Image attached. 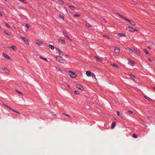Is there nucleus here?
<instances>
[{"label":"nucleus","mask_w":155,"mask_h":155,"mask_svg":"<svg viewBox=\"0 0 155 155\" xmlns=\"http://www.w3.org/2000/svg\"><path fill=\"white\" fill-rule=\"evenodd\" d=\"M56 60L61 63L64 64L65 62V60L63 59L61 57L57 56L56 57Z\"/></svg>","instance_id":"obj_1"},{"label":"nucleus","mask_w":155,"mask_h":155,"mask_svg":"<svg viewBox=\"0 0 155 155\" xmlns=\"http://www.w3.org/2000/svg\"><path fill=\"white\" fill-rule=\"evenodd\" d=\"M126 30L131 32H134L135 31H137L138 30L135 28H133L128 26L126 28Z\"/></svg>","instance_id":"obj_2"},{"label":"nucleus","mask_w":155,"mask_h":155,"mask_svg":"<svg viewBox=\"0 0 155 155\" xmlns=\"http://www.w3.org/2000/svg\"><path fill=\"white\" fill-rule=\"evenodd\" d=\"M68 74L70 77L72 78H75L76 76V74L75 73H74L71 71H69L68 72Z\"/></svg>","instance_id":"obj_3"},{"label":"nucleus","mask_w":155,"mask_h":155,"mask_svg":"<svg viewBox=\"0 0 155 155\" xmlns=\"http://www.w3.org/2000/svg\"><path fill=\"white\" fill-rule=\"evenodd\" d=\"M3 105L4 106H5L6 107L8 108L9 109H10V110H12L14 111V112H16V113H17L18 114H20L19 112L17 111L16 110H15L12 109V108H11V107H10L9 106H8V105L5 104H3Z\"/></svg>","instance_id":"obj_4"},{"label":"nucleus","mask_w":155,"mask_h":155,"mask_svg":"<svg viewBox=\"0 0 155 155\" xmlns=\"http://www.w3.org/2000/svg\"><path fill=\"white\" fill-rule=\"evenodd\" d=\"M126 50L128 54H132L133 53V51L132 49L129 48H127Z\"/></svg>","instance_id":"obj_5"},{"label":"nucleus","mask_w":155,"mask_h":155,"mask_svg":"<svg viewBox=\"0 0 155 155\" xmlns=\"http://www.w3.org/2000/svg\"><path fill=\"white\" fill-rule=\"evenodd\" d=\"M114 51V52L117 54H118L120 52V49L119 48H115Z\"/></svg>","instance_id":"obj_6"},{"label":"nucleus","mask_w":155,"mask_h":155,"mask_svg":"<svg viewBox=\"0 0 155 155\" xmlns=\"http://www.w3.org/2000/svg\"><path fill=\"white\" fill-rule=\"evenodd\" d=\"M134 50L135 53L137 56H140V52L139 50L136 49H134Z\"/></svg>","instance_id":"obj_7"},{"label":"nucleus","mask_w":155,"mask_h":155,"mask_svg":"<svg viewBox=\"0 0 155 155\" xmlns=\"http://www.w3.org/2000/svg\"><path fill=\"white\" fill-rule=\"evenodd\" d=\"M86 74L87 77H89L91 76L92 73L90 71H86Z\"/></svg>","instance_id":"obj_8"},{"label":"nucleus","mask_w":155,"mask_h":155,"mask_svg":"<svg viewBox=\"0 0 155 155\" xmlns=\"http://www.w3.org/2000/svg\"><path fill=\"white\" fill-rule=\"evenodd\" d=\"M128 22L132 25L135 26V25H136V23L134 21L131 20L130 19L129 20Z\"/></svg>","instance_id":"obj_9"},{"label":"nucleus","mask_w":155,"mask_h":155,"mask_svg":"<svg viewBox=\"0 0 155 155\" xmlns=\"http://www.w3.org/2000/svg\"><path fill=\"white\" fill-rule=\"evenodd\" d=\"M2 56L4 58H5L7 59H10V57H9V56H8V55H7L6 54L4 53H2Z\"/></svg>","instance_id":"obj_10"},{"label":"nucleus","mask_w":155,"mask_h":155,"mask_svg":"<svg viewBox=\"0 0 155 155\" xmlns=\"http://www.w3.org/2000/svg\"><path fill=\"white\" fill-rule=\"evenodd\" d=\"M128 64L131 66H133L134 64V62L130 60H129L128 61Z\"/></svg>","instance_id":"obj_11"},{"label":"nucleus","mask_w":155,"mask_h":155,"mask_svg":"<svg viewBox=\"0 0 155 155\" xmlns=\"http://www.w3.org/2000/svg\"><path fill=\"white\" fill-rule=\"evenodd\" d=\"M56 49V50L59 52V54L61 56H63V54L61 52V51L60 50V49L59 48H55Z\"/></svg>","instance_id":"obj_12"},{"label":"nucleus","mask_w":155,"mask_h":155,"mask_svg":"<svg viewBox=\"0 0 155 155\" xmlns=\"http://www.w3.org/2000/svg\"><path fill=\"white\" fill-rule=\"evenodd\" d=\"M21 38L23 40V41L26 44L28 43V41L25 38L21 37Z\"/></svg>","instance_id":"obj_13"},{"label":"nucleus","mask_w":155,"mask_h":155,"mask_svg":"<svg viewBox=\"0 0 155 155\" xmlns=\"http://www.w3.org/2000/svg\"><path fill=\"white\" fill-rule=\"evenodd\" d=\"M35 43L39 45H42L43 44V43L42 41H37Z\"/></svg>","instance_id":"obj_14"},{"label":"nucleus","mask_w":155,"mask_h":155,"mask_svg":"<svg viewBox=\"0 0 155 155\" xmlns=\"http://www.w3.org/2000/svg\"><path fill=\"white\" fill-rule=\"evenodd\" d=\"M57 70L59 71H60L63 74L64 73L63 71L61 70V69H60L59 67H54Z\"/></svg>","instance_id":"obj_15"},{"label":"nucleus","mask_w":155,"mask_h":155,"mask_svg":"<svg viewBox=\"0 0 155 155\" xmlns=\"http://www.w3.org/2000/svg\"><path fill=\"white\" fill-rule=\"evenodd\" d=\"M9 48H12L13 50L15 51L17 50L16 47L14 45H12L11 46H9Z\"/></svg>","instance_id":"obj_16"},{"label":"nucleus","mask_w":155,"mask_h":155,"mask_svg":"<svg viewBox=\"0 0 155 155\" xmlns=\"http://www.w3.org/2000/svg\"><path fill=\"white\" fill-rule=\"evenodd\" d=\"M58 41L61 44H64L65 43V41L64 39H59L58 40Z\"/></svg>","instance_id":"obj_17"},{"label":"nucleus","mask_w":155,"mask_h":155,"mask_svg":"<svg viewBox=\"0 0 155 155\" xmlns=\"http://www.w3.org/2000/svg\"><path fill=\"white\" fill-rule=\"evenodd\" d=\"M4 32L5 34H6L7 35H11V33L8 31H7L4 30Z\"/></svg>","instance_id":"obj_18"},{"label":"nucleus","mask_w":155,"mask_h":155,"mask_svg":"<svg viewBox=\"0 0 155 155\" xmlns=\"http://www.w3.org/2000/svg\"><path fill=\"white\" fill-rule=\"evenodd\" d=\"M128 75L130 76V77L133 80L135 81V80L136 79V78L133 74H128Z\"/></svg>","instance_id":"obj_19"},{"label":"nucleus","mask_w":155,"mask_h":155,"mask_svg":"<svg viewBox=\"0 0 155 155\" xmlns=\"http://www.w3.org/2000/svg\"><path fill=\"white\" fill-rule=\"evenodd\" d=\"M77 87L79 89H81V90H83L84 89L83 87L81 86L80 84H78L77 86Z\"/></svg>","instance_id":"obj_20"},{"label":"nucleus","mask_w":155,"mask_h":155,"mask_svg":"<svg viewBox=\"0 0 155 155\" xmlns=\"http://www.w3.org/2000/svg\"><path fill=\"white\" fill-rule=\"evenodd\" d=\"M85 26L86 27L88 28L89 29H91V27L88 23H86L85 25Z\"/></svg>","instance_id":"obj_21"},{"label":"nucleus","mask_w":155,"mask_h":155,"mask_svg":"<svg viewBox=\"0 0 155 155\" xmlns=\"http://www.w3.org/2000/svg\"><path fill=\"white\" fill-rule=\"evenodd\" d=\"M63 33L65 37L67 38H69V37L68 36L66 32L64 31L63 32Z\"/></svg>","instance_id":"obj_22"},{"label":"nucleus","mask_w":155,"mask_h":155,"mask_svg":"<svg viewBox=\"0 0 155 155\" xmlns=\"http://www.w3.org/2000/svg\"><path fill=\"white\" fill-rule=\"evenodd\" d=\"M110 65L112 66H113L114 67H117L118 68H119V67L116 64H112L111 63Z\"/></svg>","instance_id":"obj_23"},{"label":"nucleus","mask_w":155,"mask_h":155,"mask_svg":"<svg viewBox=\"0 0 155 155\" xmlns=\"http://www.w3.org/2000/svg\"><path fill=\"white\" fill-rule=\"evenodd\" d=\"M115 126V122H113L111 125V128L112 129H114Z\"/></svg>","instance_id":"obj_24"},{"label":"nucleus","mask_w":155,"mask_h":155,"mask_svg":"<svg viewBox=\"0 0 155 155\" xmlns=\"http://www.w3.org/2000/svg\"><path fill=\"white\" fill-rule=\"evenodd\" d=\"M49 47L52 50H54V47L53 45H49Z\"/></svg>","instance_id":"obj_25"},{"label":"nucleus","mask_w":155,"mask_h":155,"mask_svg":"<svg viewBox=\"0 0 155 155\" xmlns=\"http://www.w3.org/2000/svg\"><path fill=\"white\" fill-rule=\"evenodd\" d=\"M118 35H119L120 37H121L122 36L125 37L126 35L124 34H123L122 33H119L117 34Z\"/></svg>","instance_id":"obj_26"},{"label":"nucleus","mask_w":155,"mask_h":155,"mask_svg":"<svg viewBox=\"0 0 155 155\" xmlns=\"http://www.w3.org/2000/svg\"><path fill=\"white\" fill-rule=\"evenodd\" d=\"M40 58L42 60H44L47 61H48V60L46 58H44L42 56H40Z\"/></svg>","instance_id":"obj_27"},{"label":"nucleus","mask_w":155,"mask_h":155,"mask_svg":"<svg viewBox=\"0 0 155 155\" xmlns=\"http://www.w3.org/2000/svg\"><path fill=\"white\" fill-rule=\"evenodd\" d=\"M144 97L147 100H149V101H152V99L148 97V96H147L144 95Z\"/></svg>","instance_id":"obj_28"},{"label":"nucleus","mask_w":155,"mask_h":155,"mask_svg":"<svg viewBox=\"0 0 155 155\" xmlns=\"http://www.w3.org/2000/svg\"><path fill=\"white\" fill-rule=\"evenodd\" d=\"M69 7L72 10H74L75 8V7L72 5L69 6Z\"/></svg>","instance_id":"obj_29"},{"label":"nucleus","mask_w":155,"mask_h":155,"mask_svg":"<svg viewBox=\"0 0 155 155\" xmlns=\"http://www.w3.org/2000/svg\"><path fill=\"white\" fill-rule=\"evenodd\" d=\"M5 25L8 28H10V26L8 25V23L6 22H5Z\"/></svg>","instance_id":"obj_30"},{"label":"nucleus","mask_w":155,"mask_h":155,"mask_svg":"<svg viewBox=\"0 0 155 155\" xmlns=\"http://www.w3.org/2000/svg\"><path fill=\"white\" fill-rule=\"evenodd\" d=\"M91 76L93 77V78H95V79L96 80H97V78H96V76L95 75V74L93 73H92V75H91Z\"/></svg>","instance_id":"obj_31"},{"label":"nucleus","mask_w":155,"mask_h":155,"mask_svg":"<svg viewBox=\"0 0 155 155\" xmlns=\"http://www.w3.org/2000/svg\"><path fill=\"white\" fill-rule=\"evenodd\" d=\"M98 61L100 62H102L103 61L99 58L97 57V62Z\"/></svg>","instance_id":"obj_32"},{"label":"nucleus","mask_w":155,"mask_h":155,"mask_svg":"<svg viewBox=\"0 0 155 155\" xmlns=\"http://www.w3.org/2000/svg\"><path fill=\"white\" fill-rule=\"evenodd\" d=\"M103 36L107 39H109L110 38L109 36L106 35H104Z\"/></svg>","instance_id":"obj_33"},{"label":"nucleus","mask_w":155,"mask_h":155,"mask_svg":"<svg viewBox=\"0 0 155 155\" xmlns=\"http://www.w3.org/2000/svg\"><path fill=\"white\" fill-rule=\"evenodd\" d=\"M143 50L146 54H149V53L147 51V49H144Z\"/></svg>","instance_id":"obj_34"},{"label":"nucleus","mask_w":155,"mask_h":155,"mask_svg":"<svg viewBox=\"0 0 155 155\" xmlns=\"http://www.w3.org/2000/svg\"><path fill=\"white\" fill-rule=\"evenodd\" d=\"M19 1L23 3H27V2L25 1V0H19Z\"/></svg>","instance_id":"obj_35"},{"label":"nucleus","mask_w":155,"mask_h":155,"mask_svg":"<svg viewBox=\"0 0 155 155\" xmlns=\"http://www.w3.org/2000/svg\"><path fill=\"white\" fill-rule=\"evenodd\" d=\"M81 15L80 14H75L73 15V17H74L80 16Z\"/></svg>","instance_id":"obj_36"},{"label":"nucleus","mask_w":155,"mask_h":155,"mask_svg":"<svg viewBox=\"0 0 155 155\" xmlns=\"http://www.w3.org/2000/svg\"><path fill=\"white\" fill-rule=\"evenodd\" d=\"M59 3L61 5H63L64 4V2L63 1L61 0L59 1Z\"/></svg>","instance_id":"obj_37"},{"label":"nucleus","mask_w":155,"mask_h":155,"mask_svg":"<svg viewBox=\"0 0 155 155\" xmlns=\"http://www.w3.org/2000/svg\"><path fill=\"white\" fill-rule=\"evenodd\" d=\"M59 18H62L63 19H64V17L63 15H61L60 14L59 15Z\"/></svg>","instance_id":"obj_38"},{"label":"nucleus","mask_w":155,"mask_h":155,"mask_svg":"<svg viewBox=\"0 0 155 155\" xmlns=\"http://www.w3.org/2000/svg\"><path fill=\"white\" fill-rule=\"evenodd\" d=\"M117 14L119 16H120L122 18H124V15H120V14L117 13Z\"/></svg>","instance_id":"obj_39"},{"label":"nucleus","mask_w":155,"mask_h":155,"mask_svg":"<svg viewBox=\"0 0 155 155\" xmlns=\"http://www.w3.org/2000/svg\"><path fill=\"white\" fill-rule=\"evenodd\" d=\"M74 93L77 94H79V91H74Z\"/></svg>","instance_id":"obj_40"},{"label":"nucleus","mask_w":155,"mask_h":155,"mask_svg":"<svg viewBox=\"0 0 155 155\" xmlns=\"http://www.w3.org/2000/svg\"><path fill=\"white\" fill-rule=\"evenodd\" d=\"M133 137L135 138H137V136L135 134H134L133 135Z\"/></svg>","instance_id":"obj_41"},{"label":"nucleus","mask_w":155,"mask_h":155,"mask_svg":"<svg viewBox=\"0 0 155 155\" xmlns=\"http://www.w3.org/2000/svg\"><path fill=\"white\" fill-rule=\"evenodd\" d=\"M25 26L27 28H28L29 27H30V26L29 25H28V24H26L25 25Z\"/></svg>","instance_id":"obj_42"},{"label":"nucleus","mask_w":155,"mask_h":155,"mask_svg":"<svg viewBox=\"0 0 155 155\" xmlns=\"http://www.w3.org/2000/svg\"><path fill=\"white\" fill-rule=\"evenodd\" d=\"M3 71H8V69L7 68H4L3 69Z\"/></svg>","instance_id":"obj_43"},{"label":"nucleus","mask_w":155,"mask_h":155,"mask_svg":"<svg viewBox=\"0 0 155 155\" xmlns=\"http://www.w3.org/2000/svg\"><path fill=\"white\" fill-rule=\"evenodd\" d=\"M123 19H124V20H126V21H129V19H127V18L125 17H124V18H123Z\"/></svg>","instance_id":"obj_44"},{"label":"nucleus","mask_w":155,"mask_h":155,"mask_svg":"<svg viewBox=\"0 0 155 155\" xmlns=\"http://www.w3.org/2000/svg\"><path fill=\"white\" fill-rule=\"evenodd\" d=\"M16 92H18V93L19 94H21V95H23V94H22V93H21V92H20V91H16Z\"/></svg>","instance_id":"obj_45"},{"label":"nucleus","mask_w":155,"mask_h":155,"mask_svg":"<svg viewBox=\"0 0 155 155\" xmlns=\"http://www.w3.org/2000/svg\"><path fill=\"white\" fill-rule=\"evenodd\" d=\"M63 114L64 115H65L67 116H68V117H70V116L68 114Z\"/></svg>","instance_id":"obj_46"},{"label":"nucleus","mask_w":155,"mask_h":155,"mask_svg":"<svg viewBox=\"0 0 155 155\" xmlns=\"http://www.w3.org/2000/svg\"><path fill=\"white\" fill-rule=\"evenodd\" d=\"M128 111L131 114H132L133 113V112L131 111L128 110Z\"/></svg>","instance_id":"obj_47"},{"label":"nucleus","mask_w":155,"mask_h":155,"mask_svg":"<svg viewBox=\"0 0 155 155\" xmlns=\"http://www.w3.org/2000/svg\"><path fill=\"white\" fill-rule=\"evenodd\" d=\"M117 114L118 116H120L119 112L118 111H117Z\"/></svg>","instance_id":"obj_48"},{"label":"nucleus","mask_w":155,"mask_h":155,"mask_svg":"<svg viewBox=\"0 0 155 155\" xmlns=\"http://www.w3.org/2000/svg\"><path fill=\"white\" fill-rule=\"evenodd\" d=\"M148 48H149L150 49H151V47L150 46H148Z\"/></svg>","instance_id":"obj_49"},{"label":"nucleus","mask_w":155,"mask_h":155,"mask_svg":"<svg viewBox=\"0 0 155 155\" xmlns=\"http://www.w3.org/2000/svg\"><path fill=\"white\" fill-rule=\"evenodd\" d=\"M71 41H72V40L71 39L69 38H68Z\"/></svg>","instance_id":"obj_50"},{"label":"nucleus","mask_w":155,"mask_h":155,"mask_svg":"<svg viewBox=\"0 0 155 155\" xmlns=\"http://www.w3.org/2000/svg\"><path fill=\"white\" fill-rule=\"evenodd\" d=\"M153 88L155 91V87H153Z\"/></svg>","instance_id":"obj_51"},{"label":"nucleus","mask_w":155,"mask_h":155,"mask_svg":"<svg viewBox=\"0 0 155 155\" xmlns=\"http://www.w3.org/2000/svg\"><path fill=\"white\" fill-rule=\"evenodd\" d=\"M67 85L68 87L70 88V86H69V85L68 84H67Z\"/></svg>","instance_id":"obj_52"},{"label":"nucleus","mask_w":155,"mask_h":155,"mask_svg":"<svg viewBox=\"0 0 155 155\" xmlns=\"http://www.w3.org/2000/svg\"><path fill=\"white\" fill-rule=\"evenodd\" d=\"M148 60H149V61H151V59H150V58H149L148 59Z\"/></svg>","instance_id":"obj_53"},{"label":"nucleus","mask_w":155,"mask_h":155,"mask_svg":"<svg viewBox=\"0 0 155 155\" xmlns=\"http://www.w3.org/2000/svg\"><path fill=\"white\" fill-rule=\"evenodd\" d=\"M96 58H97V57L96 56L95 57Z\"/></svg>","instance_id":"obj_54"},{"label":"nucleus","mask_w":155,"mask_h":155,"mask_svg":"<svg viewBox=\"0 0 155 155\" xmlns=\"http://www.w3.org/2000/svg\"><path fill=\"white\" fill-rule=\"evenodd\" d=\"M5 0V1H7V0Z\"/></svg>","instance_id":"obj_55"}]
</instances>
